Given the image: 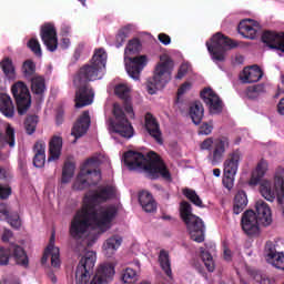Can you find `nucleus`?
Listing matches in <instances>:
<instances>
[{
	"instance_id": "51",
	"label": "nucleus",
	"mask_w": 284,
	"mask_h": 284,
	"mask_svg": "<svg viewBox=\"0 0 284 284\" xmlns=\"http://www.w3.org/2000/svg\"><path fill=\"white\" fill-rule=\"evenodd\" d=\"M235 176L236 175L224 174L223 185L226 187V190H232V187H234Z\"/></svg>"
},
{
	"instance_id": "35",
	"label": "nucleus",
	"mask_w": 284,
	"mask_h": 284,
	"mask_svg": "<svg viewBox=\"0 0 284 284\" xmlns=\"http://www.w3.org/2000/svg\"><path fill=\"white\" fill-rule=\"evenodd\" d=\"M0 145H9V148L17 145L16 131L12 125L7 124L4 135L0 133Z\"/></svg>"
},
{
	"instance_id": "21",
	"label": "nucleus",
	"mask_w": 284,
	"mask_h": 284,
	"mask_svg": "<svg viewBox=\"0 0 284 284\" xmlns=\"http://www.w3.org/2000/svg\"><path fill=\"white\" fill-rule=\"evenodd\" d=\"M123 245V237L121 235H112L108 237L102 244V254L106 258H112L119 248Z\"/></svg>"
},
{
	"instance_id": "57",
	"label": "nucleus",
	"mask_w": 284,
	"mask_h": 284,
	"mask_svg": "<svg viewBox=\"0 0 284 284\" xmlns=\"http://www.w3.org/2000/svg\"><path fill=\"white\" fill-rule=\"evenodd\" d=\"M192 88V85L187 82L181 85V88L178 90V97H182V94H185Z\"/></svg>"
},
{
	"instance_id": "7",
	"label": "nucleus",
	"mask_w": 284,
	"mask_h": 284,
	"mask_svg": "<svg viewBox=\"0 0 284 284\" xmlns=\"http://www.w3.org/2000/svg\"><path fill=\"white\" fill-rule=\"evenodd\" d=\"M97 165H99L97 158H90L83 163L73 183V190H85L92 185H97L101 181V172L97 171Z\"/></svg>"
},
{
	"instance_id": "56",
	"label": "nucleus",
	"mask_w": 284,
	"mask_h": 284,
	"mask_svg": "<svg viewBox=\"0 0 284 284\" xmlns=\"http://www.w3.org/2000/svg\"><path fill=\"white\" fill-rule=\"evenodd\" d=\"M158 39L161 43H163V45H170V43H172V39L165 33H160Z\"/></svg>"
},
{
	"instance_id": "23",
	"label": "nucleus",
	"mask_w": 284,
	"mask_h": 284,
	"mask_svg": "<svg viewBox=\"0 0 284 284\" xmlns=\"http://www.w3.org/2000/svg\"><path fill=\"white\" fill-rule=\"evenodd\" d=\"M55 235L54 232L51 234L49 245L47 246L42 256V263H48L49 256H51V265L59 267L61 265L59 247L54 246Z\"/></svg>"
},
{
	"instance_id": "34",
	"label": "nucleus",
	"mask_w": 284,
	"mask_h": 284,
	"mask_svg": "<svg viewBox=\"0 0 284 284\" xmlns=\"http://www.w3.org/2000/svg\"><path fill=\"white\" fill-rule=\"evenodd\" d=\"M266 261L273 267H276V270H283L284 271V253L283 252H276L275 250H270L266 253Z\"/></svg>"
},
{
	"instance_id": "63",
	"label": "nucleus",
	"mask_w": 284,
	"mask_h": 284,
	"mask_svg": "<svg viewBox=\"0 0 284 284\" xmlns=\"http://www.w3.org/2000/svg\"><path fill=\"white\" fill-rule=\"evenodd\" d=\"M213 175H215L219 179V176H221V169H214Z\"/></svg>"
},
{
	"instance_id": "42",
	"label": "nucleus",
	"mask_w": 284,
	"mask_h": 284,
	"mask_svg": "<svg viewBox=\"0 0 284 284\" xmlns=\"http://www.w3.org/2000/svg\"><path fill=\"white\" fill-rule=\"evenodd\" d=\"M202 261L209 272H214L216 264H214V257L210 254V251L201 248Z\"/></svg>"
},
{
	"instance_id": "60",
	"label": "nucleus",
	"mask_w": 284,
	"mask_h": 284,
	"mask_svg": "<svg viewBox=\"0 0 284 284\" xmlns=\"http://www.w3.org/2000/svg\"><path fill=\"white\" fill-rule=\"evenodd\" d=\"M60 48H62V50H68L70 48V40L68 38H63L61 40Z\"/></svg>"
},
{
	"instance_id": "47",
	"label": "nucleus",
	"mask_w": 284,
	"mask_h": 284,
	"mask_svg": "<svg viewBox=\"0 0 284 284\" xmlns=\"http://www.w3.org/2000/svg\"><path fill=\"white\" fill-rule=\"evenodd\" d=\"M263 92H265V85L255 84L247 88L246 94L248 99H256V97H260V94H263Z\"/></svg>"
},
{
	"instance_id": "43",
	"label": "nucleus",
	"mask_w": 284,
	"mask_h": 284,
	"mask_svg": "<svg viewBox=\"0 0 284 284\" xmlns=\"http://www.w3.org/2000/svg\"><path fill=\"white\" fill-rule=\"evenodd\" d=\"M183 194L189 199V201H191V203H193V205H196V207L203 206V200H201L199 194H196V191L192 189H184Z\"/></svg>"
},
{
	"instance_id": "11",
	"label": "nucleus",
	"mask_w": 284,
	"mask_h": 284,
	"mask_svg": "<svg viewBox=\"0 0 284 284\" xmlns=\"http://www.w3.org/2000/svg\"><path fill=\"white\" fill-rule=\"evenodd\" d=\"M230 148V140L227 138L212 139L207 138L201 143V150H207V159L211 165H219L225 156L226 150Z\"/></svg>"
},
{
	"instance_id": "10",
	"label": "nucleus",
	"mask_w": 284,
	"mask_h": 284,
	"mask_svg": "<svg viewBox=\"0 0 284 284\" xmlns=\"http://www.w3.org/2000/svg\"><path fill=\"white\" fill-rule=\"evenodd\" d=\"M113 115L115 116V122L110 123L112 139H116V135L123 139H132L134 136V129L125 118V113L119 103L113 104Z\"/></svg>"
},
{
	"instance_id": "45",
	"label": "nucleus",
	"mask_w": 284,
	"mask_h": 284,
	"mask_svg": "<svg viewBox=\"0 0 284 284\" xmlns=\"http://www.w3.org/2000/svg\"><path fill=\"white\" fill-rule=\"evenodd\" d=\"M37 123H39V116L30 115L27 118L24 122L27 134H34V132L37 131Z\"/></svg>"
},
{
	"instance_id": "36",
	"label": "nucleus",
	"mask_w": 284,
	"mask_h": 284,
	"mask_svg": "<svg viewBox=\"0 0 284 284\" xmlns=\"http://www.w3.org/2000/svg\"><path fill=\"white\" fill-rule=\"evenodd\" d=\"M247 207V194L245 191H239L234 197L233 214H241Z\"/></svg>"
},
{
	"instance_id": "46",
	"label": "nucleus",
	"mask_w": 284,
	"mask_h": 284,
	"mask_svg": "<svg viewBox=\"0 0 284 284\" xmlns=\"http://www.w3.org/2000/svg\"><path fill=\"white\" fill-rule=\"evenodd\" d=\"M122 281L128 284L136 283V281H139V275L136 274V271L128 267L122 274Z\"/></svg>"
},
{
	"instance_id": "39",
	"label": "nucleus",
	"mask_w": 284,
	"mask_h": 284,
	"mask_svg": "<svg viewBox=\"0 0 284 284\" xmlns=\"http://www.w3.org/2000/svg\"><path fill=\"white\" fill-rule=\"evenodd\" d=\"M37 64L32 60H27L22 64V73L26 77V79H32L33 77H37Z\"/></svg>"
},
{
	"instance_id": "8",
	"label": "nucleus",
	"mask_w": 284,
	"mask_h": 284,
	"mask_svg": "<svg viewBox=\"0 0 284 284\" xmlns=\"http://www.w3.org/2000/svg\"><path fill=\"white\" fill-rule=\"evenodd\" d=\"M260 192L266 201L274 203L277 199V203L283 205L284 201V169L277 168L274 174V190H272V182L270 180H264L261 183Z\"/></svg>"
},
{
	"instance_id": "41",
	"label": "nucleus",
	"mask_w": 284,
	"mask_h": 284,
	"mask_svg": "<svg viewBox=\"0 0 284 284\" xmlns=\"http://www.w3.org/2000/svg\"><path fill=\"white\" fill-rule=\"evenodd\" d=\"M130 30H132V26H126L120 29L115 37V48H121V45L125 43V40L130 37Z\"/></svg>"
},
{
	"instance_id": "25",
	"label": "nucleus",
	"mask_w": 284,
	"mask_h": 284,
	"mask_svg": "<svg viewBox=\"0 0 284 284\" xmlns=\"http://www.w3.org/2000/svg\"><path fill=\"white\" fill-rule=\"evenodd\" d=\"M258 30H261V26L258 22H254V20H243L239 24V32L244 39H256Z\"/></svg>"
},
{
	"instance_id": "32",
	"label": "nucleus",
	"mask_w": 284,
	"mask_h": 284,
	"mask_svg": "<svg viewBox=\"0 0 284 284\" xmlns=\"http://www.w3.org/2000/svg\"><path fill=\"white\" fill-rule=\"evenodd\" d=\"M0 111L8 119L14 116V104H12V99L10 95L6 93L0 94Z\"/></svg>"
},
{
	"instance_id": "26",
	"label": "nucleus",
	"mask_w": 284,
	"mask_h": 284,
	"mask_svg": "<svg viewBox=\"0 0 284 284\" xmlns=\"http://www.w3.org/2000/svg\"><path fill=\"white\" fill-rule=\"evenodd\" d=\"M240 79L242 83H256L263 79V71L258 65L247 67L244 68Z\"/></svg>"
},
{
	"instance_id": "13",
	"label": "nucleus",
	"mask_w": 284,
	"mask_h": 284,
	"mask_svg": "<svg viewBox=\"0 0 284 284\" xmlns=\"http://www.w3.org/2000/svg\"><path fill=\"white\" fill-rule=\"evenodd\" d=\"M11 92L17 101L18 113L23 115L30 110L32 105V100H30V91L26 83L19 81L14 83L11 88Z\"/></svg>"
},
{
	"instance_id": "50",
	"label": "nucleus",
	"mask_w": 284,
	"mask_h": 284,
	"mask_svg": "<svg viewBox=\"0 0 284 284\" xmlns=\"http://www.w3.org/2000/svg\"><path fill=\"white\" fill-rule=\"evenodd\" d=\"M28 48L31 49V51L36 54V57H41V44L39 43V40L32 38L28 42Z\"/></svg>"
},
{
	"instance_id": "1",
	"label": "nucleus",
	"mask_w": 284,
	"mask_h": 284,
	"mask_svg": "<svg viewBox=\"0 0 284 284\" xmlns=\"http://www.w3.org/2000/svg\"><path fill=\"white\" fill-rule=\"evenodd\" d=\"M116 196L114 185H101L95 191H88L82 200V207L71 221L70 234L77 241L91 239L97 241L99 234H105L112 227L114 219L119 214V206L110 204L100 206Z\"/></svg>"
},
{
	"instance_id": "5",
	"label": "nucleus",
	"mask_w": 284,
	"mask_h": 284,
	"mask_svg": "<svg viewBox=\"0 0 284 284\" xmlns=\"http://www.w3.org/2000/svg\"><path fill=\"white\" fill-rule=\"evenodd\" d=\"M141 50V42L139 39H133L129 41L125 50H124V65L125 70L131 79L134 81H139L141 78V72H143V68L148 65V57L140 55L132 58V54H136Z\"/></svg>"
},
{
	"instance_id": "18",
	"label": "nucleus",
	"mask_w": 284,
	"mask_h": 284,
	"mask_svg": "<svg viewBox=\"0 0 284 284\" xmlns=\"http://www.w3.org/2000/svg\"><path fill=\"white\" fill-rule=\"evenodd\" d=\"M201 97L206 105H209L211 114H221L223 112V101L212 89H204Z\"/></svg>"
},
{
	"instance_id": "44",
	"label": "nucleus",
	"mask_w": 284,
	"mask_h": 284,
	"mask_svg": "<svg viewBox=\"0 0 284 284\" xmlns=\"http://www.w3.org/2000/svg\"><path fill=\"white\" fill-rule=\"evenodd\" d=\"M0 65L7 79H14V65L12 64V60L6 58L1 61Z\"/></svg>"
},
{
	"instance_id": "38",
	"label": "nucleus",
	"mask_w": 284,
	"mask_h": 284,
	"mask_svg": "<svg viewBox=\"0 0 284 284\" xmlns=\"http://www.w3.org/2000/svg\"><path fill=\"white\" fill-rule=\"evenodd\" d=\"M31 92L41 97L45 92V80L41 75H33L31 78Z\"/></svg>"
},
{
	"instance_id": "14",
	"label": "nucleus",
	"mask_w": 284,
	"mask_h": 284,
	"mask_svg": "<svg viewBox=\"0 0 284 284\" xmlns=\"http://www.w3.org/2000/svg\"><path fill=\"white\" fill-rule=\"evenodd\" d=\"M11 254H13V258L18 265L28 267V255H26L23 247L19 245H11L10 248L0 246V265H8L10 263Z\"/></svg>"
},
{
	"instance_id": "19",
	"label": "nucleus",
	"mask_w": 284,
	"mask_h": 284,
	"mask_svg": "<svg viewBox=\"0 0 284 284\" xmlns=\"http://www.w3.org/2000/svg\"><path fill=\"white\" fill-rule=\"evenodd\" d=\"M255 216L260 225H263V227H268V225H272V209L265 201L257 200L255 203Z\"/></svg>"
},
{
	"instance_id": "6",
	"label": "nucleus",
	"mask_w": 284,
	"mask_h": 284,
	"mask_svg": "<svg viewBox=\"0 0 284 284\" xmlns=\"http://www.w3.org/2000/svg\"><path fill=\"white\" fill-rule=\"evenodd\" d=\"M180 215L186 225V230L195 243H203L205 241V224L201 217L192 213V204L190 202H181Z\"/></svg>"
},
{
	"instance_id": "52",
	"label": "nucleus",
	"mask_w": 284,
	"mask_h": 284,
	"mask_svg": "<svg viewBox=\"0 0 284 284\" xmlns=\"http://www.w3.org/2000/svg\"><path fill=\"white\" fill-rule=\"evenodd\" d=\"M189 71H190V63H187V62L182 63L179 71H178V74H176L175 79L184 78L185 74H187Z\"/></svg>"
},
{
	"instance_id": "28",
	"label": "nucleus",
	"mask_w": 284,
	"mask_h": 284,
	"mask_svg": "<svg viewBox=\"0 0 284 284\" xmlns=\"http://www.w3.org/2000/svg\"><path fill=\"white\" fill-rule=\"evenodd\" d=\"M270 168V164L267 163V160L262 159L255 170L252 172L251 179L248 181V184L251 185H258L261 183V180L265 174H267V170Z\"/></svg>"
},
{
	"instance_id": "12",
	"label": "nucleus",
	"mask_w": 284,
	"mask_h": 284,
	"mask_svg": "<svg viewBox=\"0 0 284 284\" xmlns=\"http://www.w3.org/2000/svg\"><path fill=\"white\" fill-rule=\"evenodd\" d=\"M97 263V253L94 251H85L75 270V283L88 284L94 273Z\"/></svg>"
},
{
	"instance_id": "3",
	"label": "nucleus",
	"mask_w": 284,
	"mask_h": 284,
	"mask_svg": "<svg viewBox=\"0 0 284 284\" xmlns=\"http://www.w3.org/2000/svg\"><path fill=\"white\" fill-rule=\"evenodd\" d=\"M123 162L129 170L144 172L150 179L162 176L165 181H172L170 170L155 152L151 151L148 155H144L140 152L128 151L124 153Z\"/></svg>"
},
{
	"instance_id": "29",
	"label": "nucleus",
	"mask_w": 284,
	"mask_h": 284,
	"mask_svg": "<svg viewBox=\"0 0 284 284\" xmlns=\"http://www.w3.org/2000/svg\"><path fill=\"white\" fill-rule=\"evenodd\" d=\"M0 221H8L11 227L19 230L21 227V217L18 213L9 214L8 205L0 203Z\"/></svg>"
},
{
	"instance_id": "15",
	"label": "nucleus",
	"mask_w": 284,
	"mask_h": 284,
	"mask_svg": "<svg viewBox=\"0 0 284 284\" xmlns=\"http://www.w3.org/2000/svg\"><path fill=\"white\" fill-rule=\"evenodd\" d=\"M261 223L256 217V213L253 210H248L243 213L241 219V226L247 236H258L261 234Z\"/></svg>"
},
{
	"instance_id": "16",
	"label": "nucleus",
	"mask_w": 284,
	"mask_h": 284,
	"mask_svg": "<svg viewBox=\"0 0 284 284\" xmlns=\"http://www.w3.org/2000/svg\"><path fill=\"white\" fill-rule=\"evenodd\" d=\"M116 271L114 270V263L104 262L99 265L94 277L90 284H108L112 283Z\"/></svg>"
},
{
	"instance_id": "20",
	"label": "nucleus",
	"mask_w": 284,
	"mask_h": 284,
	"mask_svg": "<svg viewBox=\"0 0 284 284\" xmlns=\"http://www.w3.org/2000/svg\"><path fill=\"white\" fill-rule=\"evenodd\" d=\"M241 161H243V152L240 150L231 152L227 159L224 161V174L236 176Z\"/></svg>"
},
{
	"instance_id": "62",
	"label": "nucleus",
	"mask_w": 284,
	"mask_h": 284,
	"mask_svg": "<svg viewBox=\"0 0 284 284\" xmlns=\"http://www.w3.org/2000/svg\"><path fill=\"white\" fill-rule=\"evenodd\" d=\"M224 258L225 261H232V251L227 247L224 248Z\"/></svg>"
},
{
	"instance_id": "30",
	"label": "nucleus",
	"mask_w": 284,
	"mask_h": 284,
	"mask_svg": "<svg viewBox=\"0 0 284 284\" xmlns=\"http://www.w3.org/2000/svg\"><path fill=\"white\" fill-rule=\"evenodd\" d=\"M63 148V139L61 136H53L49 143V158L48 161H57L61 156V150Z\"/></svg>"
},
{
	"instance_id": "64",
	"label": "nucleus",
	"mask_w": 284,
	"mask_h": 284,
	"mask_svg": "<svg viewBox=\"0 0 284 284\" xmlns=\"http://www.w3.org/2000/svg\"><path fill=\"white\" fill-rule=\"evenodd\" d=\"M0 179H6V170L0 166Z\"/></svg>"
},
{
	"instance_id": "27",
	"label": "nucleus",
	"mask_w": 284,
	"mask_h": 284,
	"mask_svg": "<svg viewBox=\"0 0 284 284\" xmlns=\"http://www.w3.org/2000/svg\"><path fill=\"white\" fill-rule=\"evenodd\" d=\"M145 129L149 132L150 136H152L158 143H163L159 122H156V119H154V115H152V113L145 114Z\"/></svg>"
},
{
	"instance_id": "54",
	"label": "nucleus",
	"mask_w": 284,
	"mask_h": 284,
	"mask_svg": "<svg viewBox=\"0 0 284 284\" xmlns=\"http://www.w3.org/2000/svg\"><path fill=\"white\" fill-rule=\"evenodd\" d=\"M213 126L211 124L204 123L201 125L199 134L207 136V134H212Z\"/></svg>"
},
{
	"instance_id": "22",
	"label": "nucleus",
	"mask_w": 284,
	"mask_h": 284,
	"mask_svg": "<svg viewBox=\"0 0 284 284\" xmlns=\"http://www.w3.org/2000/svg\"><path fill=\"white\" fill-rule=\"evenodd\" d=\"M263 43H266L268 48H273L275 50H280V52H284V33H276L274 31H265L262 34Z\"/></svg>"
},
{
	"instance_id": "59",
	"label": "nucleus",
	"mask_w": 284,
	"mask_h": 284,
	"mask_svg": "<svg viewBox=\"0 0 284 284\" xmlns=\"http://www.w3.org/2000/svg\"><path fill=\"white\" fill-rule=\"evenodd\" d=\"M10 239H12V231L10 230H4L3 234H2V241L4 243H8V241H10Z\"/></svg>"
},
{
	"instance_id": "49",
	"label": "nucleus",
	"mask_w": 284,
	"mask_h": 284,
	"mask_svg": "<svg viewBox=\"0 0 284 284\" xmlns=\"http://www.w3.org/2000/svg\"><path fill=\"white\" fill-rule=\"evenodd\" d=\"M132 90L131 87H129L125 83H121L118 84L115 87V94L120 98V99H124V101H128V97H130V91Z\"/></svg>"
},
{
	"instance_id": "17",
	"label": "nucleus",
	"mask_w": 284,
	"mask_h": 284,
	"mask_svg": "<svg viewBox=\"0 0 284 284\" xmlns=\"http://www.w3.org/2000/svg\"><path fill=\"white\" fill-rule=\"evenodd\" d=\"M41 39L49 52H57L59 48V39L57 38V29L52 23H45L41 29Z\"/></svg>"
},
{
	"instance_id": "2",
	"label": "nucleus",
	"mask_w": 284,
	"mask_h": 284,
	"mask_svg": "<svg viewBox=\"0 0 284 284\" xmlns=\"http://www.w3.org/2000/svg\"><path fill=\"white\" fill-rule=\"evenodd\" d=\"M105 63H108V53L103 49H98L90 64L80 69L73 83L78 88L75 93V108H85L94 102V91L88 88V81H99L105 74Z\"/></svg>"
},
{
	"instance_id": "4",
	"label": "nucleus",
	"mask_w": 284,
	"mask_h": 284,
	"mask_svg": "<svg viewBox=\"0 0 284 284\" xmlns=\"http://www.w3.org/2000/svg\"><path fill=\"white\" fill-rule=\"evenodd\" d=\"M174 62L168 54L160 57V62L155 65L153 77L149 79L146 89L149 94H156V90H163L165 84L172 79Z\"/></svg>"
},
{
	"instance_id": "40",
	"label": "nucleus",
	"mask_w": 284,
	"mask_h": 284,
	"mask_svg": "<svg viewBox=\"0 0 284 284\" xmlns=\"http://www.w3.org/2000/svg\"><path fill=\"white\" fill-rule=\"evenodd\" d=\"M159 261L166 276H172V268L170 267V255L168 254V252L161 251L159 255Z\"/></svg>"
},
{
	"instance_id": "24",
	"label": "nucleus",
	"mask_w": 284,
	"mask_h": 284,
	"mask_svg": "<svg viewBox=\"0 0 284 284\" xmlns=\"http://www.w3.org/2000/svg\"><path fill=\"white\" fill-rule=\"evenodd\" d=\"M90 129V112L84 111L82 115L74 123L71 134L74 139H81L84 134H87Z\"/></svg>"
},
{
	"instance_id": "31",
	"label": "nucleus",
	"mask_w": 284,
	"mask_h": 284,
	"mask_svg": "<svg viewBox=\"0 0 284 284\" xmlns=\"http://www.w3.org/2000/svg\"><path fill=\"white\" fill-rule=\"evenodd\" d=\"M139 202L144 212H156V202L150 192L142 191L139 195Z\"/></svg>"
},
{
	"instance_id": "61",
	"label": "nucleus",
	"mask_w": 284,
	"mask_h": 284,
	"mask_svg": "<svg viewBox=\"0 0 284 284\" xmlns=\"http://www.w3.org/2000/svg\"><path fill=\"white\" fill-rule=\"evenodd\" d=\"M277 112L282 115H284V98L281 99V101L277 104Z\"/></svg>"
},
{
	"instance_id": "55",
	"label": "nucleus",
	"mask_w": 284,
	"mask_h": 284,
	"mask_svg": "<svg viewBox=\"0 0 284 284\" xmlns=\"http://www.w3.org/2000/svg\"><path fill=\"white\" fill-rule=\"evenodd\" d=\"M12 194V190L0 184V199H8Z\"/></svg>"
},
{
	"instance_id": "53",
	"label": "nucleus",
	"mask_w": 284,
	"mask_h": 284,
	"mask_svg": "<svg viewBox=\"0 0 284 284\" xmlns=\"http://www.w3.org/2000/svg\"><path fill=\"white\" fill-rule=\"evenodd\" d=\"M253 278H254V281H256V283H260V284H271L272 283V280H270V277L261 275V273L253 274Z\"/></svg>"
},
{
	"instance_id": "48",
	"label": "nucleus",
	"mask_w": 284,
	"mask_h": 284,
	"mask_svg": "<svg viewBox=\"0 0 284 284\" xmlns=\"http://www.w3.org/2000/svg\"><path fill=\"white\" fill-rule=\"evenodd\" d=\"M72 176H74V164L65 163L62 170V183H70Z\"/></svg>"
},
{
	"instance_id": "58",
	"label": "nucleus",
	"mask_w": 284,
	"mask_h": 284,
	"mask_svg": "<svg viewBox=\"0 0 284 284\" xmlns=\"http://www.w3.org/2000/svg\"><path fill=\"white\" fill-rule=\"evenodd\" d=\"M124 110H125L126 114H130L131 119L134 118V110L132 109V103L126 101L124 103Z\"/></svg>"
},
{
	"instance_id": "33",
	"label": "nucleus",
	"mask_w": 284,
	"mask_h": 284,
	"mask_svg": "<svg viewBox=\"0 0 284 284\" xmlns=\"http://www.w3.org/2000/svg\"><path fill=\"white\" fill-rule=\"evenodd\" d=\"M33 165L36 168H43L45 165V143L37 142L33 146Z\"/></svg>"
},
{
	"instance_id": "37",
	"label": "nucleus",
	"mask_w": 284,
	"mask_h": 284,
	"mask_svg": "<svg viewBox=\"0 0 284 284\" xmlns=\"http://www.w3.org/2000/svg\"><path fill=\"white\" fill-rule=\"evenodd\" d=\"M205 109L201 102H194L190 106V116L195 125H199L203 121Z\"/></svg>"
},
{
	"instance_id": "9",
	"label": "nucleus",
	"mask_w": 284,
	"mask_h": 284,
	"mask_svg": "<svg viewBox=\"0 0 284 284\" xmlns=\"http://www.w3.org/2000/svg\"><path fill=\"white\" fill-rule=\"evenodd\" d=\"M237 45L239 44L234 40L220 32L214 34L211 40L206 42V48L215 63L225 61V51L232 50V48H236Z\"/></svg>"
}]
</instances>
